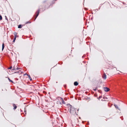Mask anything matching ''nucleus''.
Here are the masks:
<instances>
[{"instance_id": "f257e3e1", "label": "nucleus", "mask_w": 127, "mask_h": 127, "mask_svg": "<svg viewBox=\"0 0 127 127\" xmlns=\"http://www.w3.org/2000/svg\"><path fill=\"white\" fill-rule=\"evenodd\" d=\"M67 106L69 108L70 110L69 112L70 113H75L77 115L76 113V111L77 109L73 108L71 105L69 104H67Z\"/></svg>"}, {"instance_id": "f03ea898", "label": "nucleus", "mask_w": 127, "mask_h": 127, "mask_svg": "<svg viewBox=\"0 0 127 127\" xmlns=\"http://www.w3.org/2000/svg\"><path fill=\"white\" fill-rule=\"evenodd\" d=\"M59 99L60 100V101H61L62 103L65 104V102H64V100L63 98H62L61 97H60L59 98Z\"/></svg>"}, {"instance_id": "7ed1b4c3", "label": "nucleus", "mask_w": 127, "mask_h": 127, "mask_svg": "<svg viewBox=\"0 0 127 127\" xmlns=\"http://www.w3.org/2000/svg\"><path fill=\"white\" fill-rule=\"evenodd\" d=\"M103 89L105 92H108L109 90V89L107 87H104Z\"/></svg>"}, {"instance_id": "20e7f679", "label": "nucleus", "mask_w": 127, "mask_h": 127, "mask_svg": "<svg viewBox=\"0 0 127 127\" xmlns=\"http://www.w3.org/2000/svg\"><path fill=\"white\" fill-rule=\"evenodd\" d=\"M39 11L40 10H39L36 11V13H37V14L36 15V17L35 19L34 20V21H35V19H36L37 17L38 16L39 13Z\"/></svg>"}, {"instance_id": "39448f33", "label": "nucleus", "mask_w": 127, "mask_h": 127, "mask_svg": "<svg viewBox=\"0 0 127 127\" xmlns=\"http://www.w3.org/2000/svg\"><path fill=\"white\" fill-rule=\"evenodd\" d=\"M19 68H18V67H17V66H14L13 67V69L12 70H16Z\"/></svg>"}, {"instance_id": "423d86ee", "label": "nucleus", "mask_w": 127, "mask_h": 127, "mask_svg": "<svg viewBox=\"0 0 127 127\" xmlns=\"http://www.w3.org/2000/svg\"><path fill=\"white\" fill-rule=\"evenodd\" d=\"M102 77L103 79H106V75L105 74V73L104 74H103V76H102Z\"/></svg>"}, {"instance_id": "0eeeda50", "label": "nucleus", "mask_w": 127, "mask_h": 127, "mask_svg": "<svg viewBox=\"0 0 127 127\" xmlns=\"http://www.w3.org/2000/svg\"><path fill=\"white\" fill-rule=\"evenodd\" d=\"M13 107H14V110H15L16 108L17 107L14 104H13Z\"/></svg>"}, {"instance_id": "6e6552de", "label": "nucleus", "mask_w": 127, "mask_h": 127, "mask_svg": "<svg viewBox=\"0 0 127 127\" xmlns=\"http://www.w3.org/2000/svg\"><path fill=\"white\" fill-rule=\"evenodd\" d=\"M74 85L75 86H77L78 85V83L77 82H75L74 83Z\"/></svg>"}, {"instance_id": "1a4fd4ad", "label": "nucleus", "mask_w": 127, "mask_h": 127, "mask_svg": "<svg viewBox=\"0 0 127 127\" xmlns=\"http://www.w3.org/2000/svg\"><path fill=\"white\" fill-rule=\"evenodd\" d=\"M4 47V43H3L2 44V50L3 51V50Z\"/></svg>"}, {"instance_id": "9d476101", "label": "nucleus", "mask_w": 127, "mask_h": 127, "mask_svg": "<svg viewBox=\"0 0 127 127\" xmlns=\"http://www.w3.org/2000/svg\"><path fill=\"white\" fill-rule=\"evenodd\" d=\"M28 77L29 78V79H30V81H31L32 80V78L30 76V75H28Z\"/></svg>"}, {"instance_id": "9b49d317", "label": "nucleus", "mask_w": 127, "mask_h": 127, "mask_svg": "<svg viewBox=\"0 0 127 127\" xmlns=\"http://www.w3.org/2000/svg\"><path fill=\"white\" fill-rule=\"evenodd\" d=\"M22 27V26L21 25H18V28H21Z\"/></svg>"}, {"instance_id": "f8f14e48", "label": "nucleus", "mask_w": 127, "mask_h": 127, "mask_svg": "<svg viewBox=\"0 0 127 127\" xmlns=\"http://www.w3.org/2000/svg\"><path fill=\"white\" fill-rule=\"evenodd\" d=\"M8 79L9 80L10 82H12V83H13V81L12 80H10V79L9 78H8Z\"/></svg>"}, {"instance_id": "ddd939ff", "label": "nucleus", "mask_w": 127, "mask_h": 127, "mask_svg": "<svg viewBox=\"0 0 127 127\" xmlns=\"http://www.w3.org/2000/svg\"><path fill=\"white\" fill-rule=\"evenodd\" d=\"M17 33L16 32L14 33V36H17Z\"/></svg>"}, {"instance_id": "4468645a", "label": "nucleus", "mask_w": 127, "mask_h": 127, "mask_svg": "<svg viewBox=\"0 0 127 127\" xmlns=\"http://www.w3.org/2000/svg\"><path fill=\"white\" fill-rule=\"evenodd\" d=\"M2 19V17L1 15H0V20H1Z\"/></svg>"}, {"instance_id": "2eb2a0df", "label": "nucleus", "mask_w": 127, "mask_h": 127, "mask_svg": "<svg viewBox=\"0 0 127 127\" xmlns=\"http://www.w3.org/2000/svg\"><path fill=\"white\" fill-rule=\"evenodd\" d=\"M16 38H14V39H13V42H14L15 41V40H16Z\"/></svg>"}, {"instance_id": "dca6fc26", "label": "nucleus", "mask_w": 127, "mask_h": 127, "mask_svg": "<svg viewBox=\"0 0 127 127\" xmlns=\"http://www.w3.org/2000/svg\"><path fill=\"white\" fill-rule=\"evenodd\" d=\"M20 73V72H15L14 73H17L18 74H19Z\"/></svg>"}, {"instance_id": "f3484780", "label": "nucleus", "mask_w": 127, "mask_h": 127, "mask_svg": "<svg viewBox=\"0 0 127 127\" xmlns=\"http://www.w3.org/2000/svg\"><path fill=\"white\" fill-rule=\"evenodd\" d=\"M114 106H115V107L116 108H118V106L116 105H114Z\"/></svg>"}, {"instance_id": "a211bd4d", "label": "nucleus", "mask_w": 127, "mask_h": 127, "mask_svg": "<svg viewBox=\"0 0 127 127\" xmlns=\"http://www.w3.org/2000/svg\"><path fill=\"white\" fill-rule=\"evenodd\" d=\"M12 68V66H11V67H10L9 68H8V69H11Z\"/></svg>"}, {"instance_id": "6ab92c4d", "label": "nucleus", "mask_w": 127, "mask_h": 127, "mask_svg": "<svg viewBox=\"0 0 127 127\" xmlns=\"http://www.w3.org/2000/svg\"><path fill=\"white\" fill-rule=\"evenodd\" d=\"M28 74H27V73H25L24 74V75H27L28 76Z\"/></svg>"}, {"instance_id": "aec40b11", "label": "nucleus", "mask_w": 127, "mask_h": 127, "mask_svg": "<svg viewBox=\"0 0 127 127\" xmlns=\"http://www.w3.org/2000/svg\"><path fill=\"white\" fill-rule=\"evenodd\" d=\"M17 36H14V38H16Z\"/></svg>"}, {"instance_id": "412c9836", "label": "nucleus", "mask_w": 127, "mask_h": 127, "mask_svg": "<svg viewBox=\"0 0 127 127\" xmlns=\"http://www.w3.org/2000/svg\"><path fill=\"white\" fill-rule=\"evenodd\" d=\"M94 90L95 91L96 90V89H94Z\"/></svg>"}, {"instance_id": "4be33fe9", "label": "nucleus", "mask_w": 127, "mask_h": 127, "mask_svg": "<svg viewBox=\"0 0 127 127\" xmlns=\"http://www.w3.org/2000/svg\"><path fill=\"white\" fill-rule=\"evenodd\" d=\"M78 110H79V109H78V110H77V111H78Z\"/></svg>"}]
</instances>
